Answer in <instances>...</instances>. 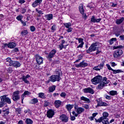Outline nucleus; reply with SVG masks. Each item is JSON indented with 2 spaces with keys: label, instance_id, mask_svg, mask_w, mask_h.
Returning a JSON list of instances; mask_svg holds the SVG:
<instances>
[{
  "label": "nucleus",
  "instance_id": "nucleus-36",
  "mask_svg": "<svg viewBox=\"0 0 124 124\" xmlns=\"http://www.w3.org/2000/svg\"><path fill=\"white\" fill-rule=\"evenodd\" d=\"M105 86V84L102 82H101L98 85V89L101 90L102 89H103V87Z\"/></svg>",
  "mask_w": 124,
  "mask_h": 124
},
{
  "label": "nucleus",
  "instance_id": "nucleus-10",
  "mask_svg": "<svg viewBox=\"0 0 124 124\" xmlns=\"http://www.w3.org/2000/svg\"><path fill=\"white\" fill-rule=\"evenodd\" d=\"M60 119L62 123H67L69 121L68 116L65 114H62L60 116Z\"/></svg>",
  "mask_w": 124,
  "mask_h": 124
},
{
  "label": "nucleus",
  "instance_id": "nucleus-53",
  "mask_svg": "<svg viewBox=\"0 0 124 124\" xmlns=\"http://www.w3.org/2000/svg\"><path fill=\"white\" fill-rule=\"evenodd\" d=\"M94 70H96L97 71H99L100 70V68H99V67L98 66H97L96 67H94L93 68Z\"/></svg>",
  "mask_w": 124,
  "mask_h": 124
},
{
  "label": "nucleus",
  "instance_id": "nucleus-4",
  "mask_svg": "<svg viewBox=\"0 0 124 124\" xmlns=\"http://www.w3.org/2000/svg\"><path fill=\"white\" fill-rule=\"evenodd\" d=\"M103 79V78L101 76L98 75L93 78V79H91V81L93 82L94 85H97V84H99V83L101 82Z\"/></svg>",
  "mask_w": 124,
  "mask_h": 124
},
{
  "label": "nucleus",
  "instance_id": "nucleus-23",
  "mask_svg": "<svg viewBox=\"0 0 124 124\" xmlns=\"http://www.w3.org/2000/svg\"><path fill=\"white\" fill-rule=\"evenodd\" d=\"M124 21V18L121 17L120 19H117L115 20V23L117 24V25H121L123 22Z\"/></svg>",
  "mask_w": 124,
  "mask_h": 124
},
{
  "label": "nucleus",
  "instance_id": "nucleus-1",
  "mask_svg": "<svg viewBox=\"0 0 124 124\" xmlns=\"http://www.w3.org/2000/svg\"><path fill=\"white\" fill-rule=\"evenodd\" d=\"M124 48V46L122 45L118 46H114L113 47V48L114 50H116V49H118L116 50H115L113 53V58L114 59H118V58H120L123 54H124V52L123 51V50L121 49H123Z\"/></svg>",
  "mask_w": 124,
  "mask_h": 124
},
{
  "label": "nucleus",
  "instance_id": "nucleus-41",
  "mask_svg": "<svg viewBox=\"0 0 124 124\" xmlns=\"http://www.w3.org/2000/svg\"><path fill=\"white\" fill-rule=\"evenodd\" d=\"M60 96L61 97H63V98H65V96H66V93L64 92L61 93L60 94Z\"/></svg>",
  "mask_w": 124,
  "mask_h": 124
},
{
  "label": "nucleus",
  "instance_id": "nucleus-62",
  "mask_svg": "<svg viewBox=\"0 0 124 124\" xmlns=\"http://www.w3.org/2000/svg\"><path fill=\"white\" fill-rule=\"evenodd\" d=\"M100 21H101V18L96 19L95 23H99V22H100Z\"/></svg>",
  "mask_w": 124,
  "mask_h": 124
},
{
  "label": "nucleus",
  "instance_id": "nucleus-15",
  "mask_svg": "<svg viewBox=\"0 0 124 124\" xmlns=\"http://www.w3.org/2000/svg\"><path fill=\"white\" fill-rule=\"evenodd\" d=\"M42 2V0H35L31 4V6L33 7L34 8H35L36 6H38V5H40Z\"/></svg>",
  "mask_w": 124,
  "mask_h": 124
},
{
  "label": "nucleus",
  "instance_id": "nucleus-29",
  "mask_svg": "<svg viewBox=\"0 0 124 124\" xmlns=\"http://www.w3.org/2000/svg\"><path fill=\"white\" fill-rule=\"evenodd\" d=\"M20 99L19 95H13V100L14 101H18Z\"/></svg>",
  "mask_w": 124,
  "mask_h": 124
},
{
  "label": "nucleus",
  "instance_id": "nucleus-30",
  "mask_svg": "<svg viewBox=\"0 0 124 124\" xmlns=\"http://www.w3.org/2000/svg\"><path fill=\"white\" fill-rule=\"evenodd\" d=\"M55 75L56 76H59L61 77V75H62V71L61 70H56L55 71Z\"/></svg>",
  "mask_w": 124,
  "mask_h": 124
},
{
  "label": "nucleus",
  "instance_id": "nucleus-57",
  "mask_svg": "<svg viewBox=\"0 0 124 124\" xmlns=\"http://www.w3.org/2000/svg\"><path fill=\"white\" fill-rule=\"evenodd\" d=\"M3 112H4V113L6 115H8V114H9V110L8 109L3 110Z\"/></svg>",
  "mask_w": 124,
  "mask_h": 124
},
{
  "label": "nucleus",
  "instance_id": "nucleus-34",
  "mask_svg": "<svg viewBox=\"0 0 124 124\" xmlns=\"http://www.w3.org/2000/svg\"><path fill=\"white\" fill-rule=\"evenodd\" d=\"M63 26L66 28V29H68L71 27V23H63Z\"/></svg>",
  "mask_w": 124,
  "mask_h": 124
},
{
  "label": "nucleus",
  "instance_id": "nucleus-26",
  "mask_svg": "<svg viewBox=\"0 0 124 124\" xmlns=\"http://www.w3.org/2000/svg\"><path fill=\"white\" fill-rule=\"evenodd\" d=\"M102 83L104 84L105 85H107V84H109V80H107V78L104 77L103 79H102Z\"/></svg>",
  "mask_w": 124,
  "mask_h": 124
},
{
  "label": "nucleus",
  "instance_id": "nucleus-20",
  "mask_svg": "<svg viewBox=\"0 0 124 124\" xmlns=\"http://www.w3.org/2000/svg\"><path fill=\"white\" fill-rule=\"evenodd\" d=\"M80 100H82V101H85L86 103H90L91 102V100H90V99L83 96L81 97Z\"/></svg>",
  "mask_w": 124,
  "mask_h": 124
},
{
  "label": "nucleus",
  "instance_id": "nucleus-61",
  "mask_svg": "<svg viewBox=\"0 0 124 124\" xmlns=\"http://www.w3.org/2000/svg\"><path fill=\"white\" fill-rule=\"evenodd\" d=\"M63 47H64V46H63V45H62V44L59 45V48H60V50H62Z\"/></svg>",
  "mask_w": 124,
  "mask_h": 124
},
{
  "label": "nucleus",
  "instance_id": "nucleus-47",
  "mask_svg": "<svg viewBox=\"0 0 124 124\" xmlns=\"http://www.w3.org/2000/svg\"><path fill=\"white\" fill-rule=\"evenodd\" d=\"M104 96L105 98H106V99H108V100L112 99V97H111V96H109L108 95H105Z\"/></svg>",
  "mask_w": 124,
  "mask_h": 124
},
{
  "label": "nucleus",
  "instance_id": "nucleus-16",
  "mask_svg": "<svg viewBox=\"0 0 124 124\" xmlns=\"http://www.w3.org/2000/svg\"><path fill=\"white\" fill-rule=\"evenodd\" d=\"M75 65L77 68L86 67V66L88 65V64L86 62H84V61H82L79 64H75Z\"/></svg>",
  "mask_w": 124,
  "mask_h": 124
},
{
  "label": "nucleus",
  "instance_id": "nucleus-3",
  "mask_svg": "<svg viewBox=\"0 0 124 124\" xmlns=\"http://www.w3.org/2000/svg\"><path fill=\"white\" fill-rule=\"evenodd\" d=\"M75 111H72V113L74 115L75 117H78V115L80 114H82L83 112L85 111V108L82 107H78L77 106L74 107Z\"/></svg>",
  "mask_w": 124,
  "mask_h": 124
},
{
  "label": "nucleus",
  "instance_id": "nucleus-19",
  "mask_svg": "<svg viewBox=\"0 0 124 124\" xmlns=\"http://www.w3.org/2000/svg\"><path fill=\"white\" fill-rule=\"evenodd\" d=\"M79 10L81 14H82L84 18H87V15L86 14H84V8L83 7V4H81V6L79 7Z\"/></svg>",
  "mask_w": 124,
  "mask_h": 124
},
{
  "label": "nucleus",
  "instance_id": "nucleus-56",
  "mask_svg": "<svg viewBox=\"0 0 124 124\" xmlns=\"http://www.w3.org/2000/svg\"><path fill=\"white\" fill-rule=\"evenodd\" d=\"M75 117L76 116H72V115H70V119H71V121H75L76 118H75Z\"/></svg>",
  "mask_w": 124,
  "mask_h": 124
},
{
  "label": "nucleus",
  "instance_id": "nucleus-31",
  "mask_svg": "<svg viewBox=\"0 0 124 124\" xmlns=\"http://www.w3.org/2000/svg\"><path fill=\"white\" fill-rule=\"evenodd\" d=\"M103 117H100L98 120L96 119V118H95V121L96 122V123H102L103 124V121H104V120L103 118Z\"/></svg>",
  "mask_w": 124,
  "mask_h": 124
},
{
  "label": "nucleus",
  "instance_id": "nucleus-59",
  "mask_svg": "<svg viewBox=\"0 0 124 124\" xmlns=\"http://www.w3.org/2000/svg\"><path fill=\"white\" fill-rule=\"evenodd\" d=\"M49 105V104L47 101H45L44 106V107H47Z\"/></svg>",
  "mask_w": 124,
  "mask_h": 124
},
{
  "label": "nucleus",
  "instance_id": "nucleus-64",
  "mask_svg": "<svg viewBox=\"0 0 124 124\" xmlns=\"http://www.w3.org/2000/svg\"><path fill=\"white\" fill-rule=\"evenodd\" d=\"M18 124H24L23 120H20L19 121H18Z\"/></svg>",
  "mask_w": 124,
  "mask_h": 124
},
{
  "label": "nucleus",
  "instance_id": "nucleus-21",
  "mask_svg": "<svg viewBox=\"0 0 124 124\" xmlns=\"http://www.w3.org/2000/svg\"><path fill=\"white\" fill-rule=\"evenodd\" d=\"M78 43H80L78 46H77V48H83V45H84V42H83V39L80 38L78 39Z\"/></svg>",
  "mask_w": 124,
  "mask_h": 124
},
{
  "label": "nucleus",
  "instance_id": "nucleus-51",
  "mask_svg": "<svg viewBox=\"0 0 124 124\" xmlns=\"http://www.w3.org/2000/svg\"><path fill=\"white\" fill-rule=\"evenodd\" d=\"M30 30H31V31L33 32L35 31V27L33 26H31Z\"/></svg>",
  "mask_w": 124,
  "mask_h": 124
},
{
  "label": "nucleus",
  "instance_id": "nucleus-17",
  "mask_svg": "<svg viewBox=\"0 0 124 124\" xmlns=\"http://www.w3.org/2000/svg\"><path fill=\"white\" fill-rule=\"evenodd\" d=\"M55 115V111L52 109H49L47 111V117L48 118H53V116Z\"/></svg>",
  "mask_w": 124,
  "mask_h": 124
},
{
  "label": "nucleus",
  "instance_id": "nucleus-22",
  "mask_svg": "<svg viewBox=\"0 0 124 124\" xmlns=\"http://www.w3.org/2000/svg\"><path fill=\"white\" fill-rule=\"evenodd\" d=\"M16 43L14 42L10 43L8 44V48H10L11 49H13V48H15L16 47Z\"/></svg>",
  "mask_w": 124,
  "mask_h": 124
},
{
  "label": "nucleus",
  "instance_id": "nucleus-8",
  "mask_svg": "<svg viewBox=\"0 0 124 124\" xmlns=\"http://www.w3.org/2000/svg\"><path fill=\"white\" fill-rule=\"evenodd\" d=\"M108 116H109V114H108V112H103V116L101 117L102 118H103V119L104 120V121H103V124H109V122H108V119L107 118Z\"/></svg>",
  "mask_w": 124,
  "mask_h": 124
},
{
  "label": "nucleus",
  "instance_id": "nucleus-45",
  "mask_svg": "<svg viewBox=\"0 0 124 124\" xmlns=\"http://www.w3.org/2000/svg\"><path fill=\"white\" fill-rule=\"evenodd\" d=\"M16 113H17V115L21 114V108H17L16 109Z\"/></svg>",
  "mask_w": 124,
  "mask_h": 124
},
{
  "label": "nucleus",
  "instance_id": "nucleus-52",
  "mask_svg": "<svg viewBox=\"0 0 124 124\" xmlns=\"http://www.w3.org/2000/svg\"><path fill=\"white\" fill-rule=\"evenodd\" d=\"M73 30V28H71V27H69V28H68V29L66 30V31L67 32H71V31H72Z\"/></svg>",
  "mask_w": 124,
  "mask_h": 124
},
{
  "label": "nucleus",
  "instance_id": "nucleus-32",
  "mask_svg": "<svg viewBox=\"0 0 124 124\" xmlns=\"http://www.w3.org/2000/svg\"><path fill=\"white\" fill-rule=\"evenodd\" d=\"M116 41H117V38H111L109 41L110 45H112V44H113L114 42H116Z\"/></svg>",
  "mask_w": 124,
  "mask_h": 124
},
{
  "label": "nucleus",
  "instance_id": "nucleus-44",
  "mask_svg": "<svg viewBox=\"0 0 124 124\" xmlns=\"http://www.w3.org/2000/svg\"><path fill=\"white\" fill-rule=\"evenodd\" d=\"M22 19H23V16L21 15H19L16 17V19L17 21H21Z\"/></svg>",
  "mask_w": 124,
  "mask_h": 124
},
{
  "label": "nucleus",
  "instance_id": "nucleus-50",
  "mask_svg": "<svg viewBox=\"0 0 124 124\" xmlns=\"http://www.w3.org/2000/svg\"><path fill=\"white\" fill-rule=\"evenodd\" d=\"M7 71L9 72V73H12V72H13V69H12L11 67H9L8 68Z\"/></svg>",
  "mask_w": 124,
  "mask_h": 124
},
{
  "label": "nucleus",
  "instance_id": "nucleus-49",
  "mask_svg": "<svg viewBox=\"0 0 124 124\" xmlns=\"http://www.w3.org/2000/svg\"><path fill=\"white\" fill-rule=\"evenodd\" d=\"M25 95H30L31 94V92H29V91H25L23 93Z\"/></svg>",
  "mask_w": 124,
  "mask_h": 124
},
{
  "label": "nucleus",
  "instance_id": "nucleus-38",
  "mask_svg": "<svg viewBox=\"0 0 124 124\" xmlns=\"http://www.w3.org/2000/svg\"><path fill=\"white\" fill-rule=\"evenodd\" d=\"M104 63H105V61H103L102 62H101L100 64L98 65V66L100 68V69H102L104 67Z\"/></svg>",
  "mask_w": 124,
  "mask_h": 124
},
{
  "label": "nucleus",
  "instance_id": "nucleus-2",
  "mask_svg": "<svg viewBox=\"0 0 124 124\" xmlns=\"http://www.w3.org/2000/svg\"><path fill=\"white\" fill-rule=\"evenodd\" d=\"M98 48H99V43H94L91 44L88 50H86V52L87 54H90V53H92V52H94V51L98 50Z\"/></svg>",
  "mask_w": 124,
  "mask_h": 124
},
{
  "label": "nucleus",
  "instance_id": "nucleus-63",
  "mask_svg": "<svg viewBox=\"0 0 124 124\" xmlns=\"http://www.w3.org/2000/svg\"><path fill=\"white\" fill-rule=\"evenodd\" d=\"M119 37L121 40H124V35H121Z\"/></svg>",
  "mask_w": 124,
  "mask_h": 124
},
{
  "label": "nucleus",
  "instance_id": "nucleus-40",
  "mask_svg": "<svg viewBox=\"0 0 124 124\" xmlns=\"http://www.w3.org/2000/svg\"><path fill=\"white\" fill-rule=\"evenodd\" d=\"M6 62H9V65L10 66L11 64V62H13V61L11 60V58L8 57L6 59Z\"/></svg>",
  "mask_w": 124,
  "mask_h": 124
},
{
  "label": "nucleus",
  "instance_id": "nucleus-43",
  "mask_svg": "<svg viewBox=\"0 0 124 124\" xmlns=\"http://www.w3.org/2000/svg\"><path fill=\"white\" fill-rule=\"evenodd\" d=\"M21 34L22 35H27V34H28V31L24 30L21 31Z\"/></svg>",
  "mask_w": 124,
  "mask_h": 124
},
{
  "label": "nucleus",
  "instance_id": "nucleus-24",
  "mask_svg": "<svg viewBox=\"0 0 124 124\" xmlns=\"http://www.w3.org/2000/svg\"><path fill=\"white\" fill-rule=\"evenodd\" d=\"M56 90V85H53L52 86H50L48 88V92L49 93H53Z\"/></svg>",
  "mask_w": 124,
  "mask_h": 124
},
{
  "label": "nucleus",
  "instance_id": "nucleus-14",
  "mask_svg": "<svg viewBox=\"0 0 124 124\" xmlns=\"http://www.w3.org/2000/svg\"><path fill=\"white\" fill-rule=\"evenodd\" d=\"M10 66H13V67H16V68H18L21 66V63L18 62L13 61L11 62Z\"/></svg>",
  "mask_w": 124,
  "mask_h": 124
},
{
  "label": "nucleus",
  "instance_id": "nucleus-60",
  "mask_svg": "<svg viewBox=\"0 0 124 124\" xmlns=\"http://www.w3.org/2000/svg\"><path fill=\"white\" fill-rule=\"evenodd\" d=\"M19 3H20L21 4H23V3H25L26 2V1L25 0H19Z\"/></svg>",
  "mask_w": 124,
  "mask_h": 124
},
{
  "label": "nucleus",
  "instance_id": "nucleus-13",
  "mask_svg": "<svg viewBox=\"0 0 124 124\" xmlns=\"http://www.w3.org/2000/svg\"><path fill=\"white\" fill-rule=\"evenodd\" d=\"M57 53V50L55 49H52L48 54V56H46L47 59H52L53 57L55 56L56 53Z\"/></svg>",
  "mask_w": 124,
  "mask_h": 124
},
{
  "label": "nucleus",
  "instance_id": "nucleus-12",
  "mask_svg": "<svg viewBox=\"0 0 124 124\" xmlns=\"http://www.w3.org/2000/svg\"><path fill=\"white\" fill-rule=\"evenodd\" d=\"M97 106H99V107L108 106V104L106 103V102H102V99H101V98H100L98 100H97Z\"/></svg>",
  "mask_w": 124,
  "mask_h": 124
},
{
  "label": "nucleus",
  "instance_id": "nucleus-27",
  "mask_svg": "<svg viewBox=\"0 0 124 124\" xmlns=\"http://www.w3.org/2000/svg\"><path fill=\"white\" fill-rule=\"evenodd\" d=\"M25 123L26 124H33V121H32L31 119L30 118H27L26 119Z\"/></svg>",
  "mask_w": 124,
  "mask_h": 124
},
{
  "label": "nucleus",
  "instance_id": "nucleus-18",
  "mask_svg": "<svg viewBox=\"0 0 124 124\" xmlns=\"http://www.w3.org/2000/svg\"><path fill=\"white\" fill-rule=\"evenodd\" d=\"M54 105L56 107V108H60L61 106H62V104L61 100H56L54 102Z\"/></svg>",
  "mask_w": 124,
  "mask_h": 124
},
{
  "label": "nucleus",
  "instance_id": "nucleus-55",
  "mask_svg": "<svg viewBox=\"0 0 124 124\" xmlns=\"http://www.w3.org/2000/svg\"><path fill=\"white\" fill-rule=\"evenodd\" d=\"M83 107L85 108V109H89V108H90V106L89 105L85 104L83 106Z\"/></svg>",
  "mask_w": 124,
  "mask_h": 124
},
{
  "label": "nucleus",
  "instance_id": "nucleus-33",
  "mask_svg": "<svg viewBox=\"0 0 124 124\" xmlns=\"http://www.w3.org/2000/svg\"><path fill=\"white\" fill-rule=\"evenodd\" d=\"M74 105L68 104L66 105V108L67 109L68 111H71V109L73 108Z\"/></svg>",
  "mask_w": 124,
  "mask_h": 124
},
{
  "label": "nucleus",
  "instance_id": "nucleus-39",
  "mask_svg": "<svg viewBox=\"0 0 124 124\" xmlns=\"http://www.w3.org/2000/svg\"><path fill=\"white\" fill-rule=\"evenodd\" d=\"M44 93H40L38 94L39 97H40L41 98H45V96H44Z\"/></svg>",
  "mask_w": 124,
  "mask_h": 124
},
{
  "label": "nucleus",
  "instance_id": "nucleus-35",
  "mask_svg": "<svg viewBox=\"0 0 124 124\" xmlns=\"http://www.w3.org/2000/svg\"><path fill=\"white\" fill-rule=\"evenodd\" d=\"M21 79H22V81H23V82H24V83H25V84H30V81H29V80H28V79H27V78H25V76H23L21 78Z\"/></svg>",
  "mask_w": 124,
  "mask_h": 124
},
{
  "label": "nucleus",
  "instance_id": "nucleus-37",
  "mask_svg": "<svg viewBox=\"0 0 124 124\" xmlns=\"http://www.w3.org/2000/svg\"><path fill=\"white\" fill-rule=\"evenodd\" d=\"M109 94L112 96L117 95V94H118V93L116 91H111L109 92Z\"/></svg>",
  "mask_w": 124,
  "mask_h": 124
},
{
  "label": "nucleus",
  "instance_id": "nucleus-7",
  "mask_svg": "<svg viewBox=\"0 0 124 124\" xmlns=\"http://www.w3.org/2000/svg\"><path fill=\"white\" fill-rule=\"evenodd\" d=\"M34 57L36 59V62L40 65V64H42L43 63V58H42L39 54H36L34 55Z\"/></svg>",
  "mask_w": 124,
  "mask_h": 124
},
{
  "label": "nucleus",
  "instance_id": "nucleus-28",
  "mask_svg": "<svg viewBox=\"0 0 124 124\" xmlns=\"http://www.w3.org/2000/svg\"><path fill=\"white\" fill-rule=\"evenodd\" d=\"M38 102V99L37 98H33L31 100V104H36Z\"/></svg>",
  "mask_w": 124,
  "mask_h": 124
},
{
  "label": "nucleus",
  "instance_id": "nucleus-6",
  "mask_svg": "<svg viewBox=\"0 0 124 124\" xmlns=\"http://www.w3.org/2000/svg\"><path fill=\"white\" fill-rule=\"evenodd\" d=\"M61 78L60 76H56L55 75H52L49 77V80L51 82H56L57 81V82H60V80H61Z\"/></svg>",
  "mask_w": 124,
  "mask_h": 124
},
{
  "label": "nucleus",
  "instance_id": "nucleus-58",
  "mask_svg": "<svg viewBox=\"0 0 124 124\" xmlns=\"http://www.w3.org/2000/svg\"><path fill=\"white\" fill-rule=\"evenodd\" d=\"M4 103L2 101H1L0 102V108L3 107V106H4Z\"/></svg>",
  "mask_w": 124,
  "mask_h": 124
},
{
  "label": "nucleus",
  "instance_id": "nucleus-54",
  "mask_svg": "<svg viewBox=\"0 0 124 124\" xmlns=\"http://www.w3.org/2000/svg\"><path fill=\"white\" fill-rule=\"evenodd\" d=\"M51 31H52L53 32L56 31V25H54L51 27Z\"/></svg>",
  "mask_w": 124,
  "mask_h": 124
},
{
  "label": "nucleus",
  "instance_id": "nucleus-11",
  "mask_svg": "<svg viewBox=\"0 0 124 124\" xmlns=\"http://www.w3.org/2000/svg\"><path fill=\"white\" fill-rule=\"evenodd\" d=\"M83 92L84 93H91V94L94 93V91L91 87L83 89Z\"/></svg>",
  "mask_w": 124,
  "mask_h": 124
},
{
  "label": "nucleus",
  "instance_id": "nucleus-5",
  "mask_svg": "<svg viewBox=\"0 0 124 124\" xmlns=\"http://www.w3.org/2000/svg\"><path fill=\"white\" fill-rule=\"evenodd\" d=\"M7 96V95H6L1 96L0 97L1 101H3L4 104H5V103H8V104H11V100L10 99V98Z\"/></svg>",
  "mask_w": 124,
  "mask_h": 124
},
{
  "label": "nucleus",
  "instance_id": "nucleus-9",
  "mask_svg": "<svg viewBox=\"0 0 124 124\" xmlns=\"http://www.w3.org/2000/svg\"><path fill=\"white\" fill-rule=\"evenodd\" d=\"M107 67H108V70H111L112 71H113V74H117V73H122L123 72H124V71L122 70H114L112 68H111V66H110V65H109V64H106Z\"/></svg>",
  "mask_w": 124,
  "mask_h": 124
},
{
  "label": "nucleus",
  "instance_id": "nucleus-48",
  "mask_svg": "<svg viewBox=\"0 0 124 124\" xmlns=\"http://www.w3.org/2000/svg\"><path fill=\"white\" fill-rule=\"evenodd\" d=\"M35 11H36V12H37V13H38L39 14H42L43 15L44 13L42 12V11L41 10H38V9L36 8L35 9Z\"/></svg>",
  "mask_w": 124,
  "mask_h": 124
},
{
  "label": "nucleus",
  "instance_id": "nucleus-46",
  "mask_svg": "<svg viewBox=\"0 0 124 124\" xmlns=\"http://www.w3.org/2000/svg\"><path fill=\"white\" fill-rule=\"evenodd\" d=\"M19 93H20V92L19 91H16L15 92H14L13 95L14 96L19 95Z\"/></svg>",
  "mask_w": 124,
  "mask_h": 124
},
{
  "label": "nucleus",
  "instance_id": "nucleus-25",
  "mask_svg": "<svg viewBox=\"0 0 124 124\" xmlns=\"http://www.w3.org/2000/svg\"><path fill=\"white\" fill-rule=\"evenodd\" d=\"M45 17L47 20V21H50V20H52L53 19V15L52 14H48L45 16Z\"/></svg>",
  "mask_w": 124,
  "mask_h": 124
},
{
  "label": "nucleus",
  "instance_id": "nucleus-42",
  "mask_svg": "<svg viewBox=\"0 0 124 124\" xmlns=\"http://www.w3.org/2000/svg\"><path fill=\"white\" fill-rule=\"evenodd\" d=\"M96 18L94 16H93L91 17V22L92 23H95Z\"/></svg>",
  "mask_w": 124,
  "mask_h": 124
}]
</instances>
